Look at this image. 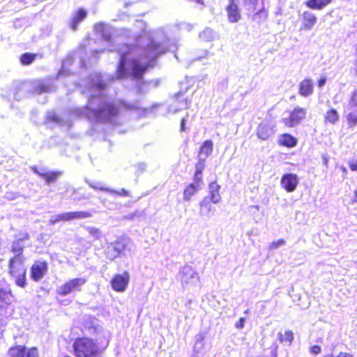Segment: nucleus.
<instances>
[{
    "label": "nucleus",
    "instance_id": "ddd939ff",
    "mask_svg": "<svg viewBox=\"0 0 357 357\" xmlns=\"http://www.w3.org/2000/svg\"><path fill=\"white\" fill-rule=\"evenodd\" d=\"M298 184V178L293 173L284 174L280 180L281 187L287 192H294Z\"/></svg>",
    "mask_w": 357,
    "mask_h": 357
},
{
    "label": "nucleus",
    "instance_id": "864d4df0",
    "mask_svg": "<svg viewBox=\"0 0 357 357\" xmlns=\"http://www.w3.org/2000/svg\"><path fill=\"white\" fill-rule=\"evenodd\" d=\"M353 202H357V190L354 192V199L352 201Z\"/></svg>",
    "mask_w": 357,
    "mask_h": 357
},
{
    "label": "nucleus",
    "instance_id": "393cba45",
    "mask_svg": "<svg viewBox=\"0 0 357 357\" xmlns=\"http://www.w3.org/2000/svg\"><path fill=\"white\" fill-rule=\"evenodd\" d=\"M204 169V164L203 161H199L195 165V172L193 176L192 183H195L197 185L200 186L201 183H202V172Z\"/></svg>",
    "mask_w": 357,
    "mask_h": 357
},
{
    "label": "nucleus",
    "instance_id": "7ed1b4c3",
    "mask_svg": "<svg viewBox=\"0 0 357 357\" xmlns=\"http://www.w3.org/2000/svg\"><path fill=\"white\" fill-rule=\"evenodd\" d=\"M136 107L134 105L123 100H119L116 103L107 102L100 108L93 110V114L102 123H115V119L119 116L121 110H133Z\"/></svg>",
    "mask_w": 357,
    "mask_h": 357
},
{
    "label": "nucleus",
    "instance_id": "9b49d317",
    "mask_svg": "<svg viewBox=\"0 0 357 357\" xmlns=\"http://www.w3.org/2000/svg\"><path fill=\"white\" fill-rule=\"evenodd\" d=\"M48 271V263L44 260H37L31 265L30 276L34 282H39L43 278Z\"/></svg>",
    "mask_w": 357,
    "mask_h": 357
},
{
    "label": "nucleus",
    "instance_id": "c03bdc74",
    "mask_svg": "<svg viewBox=\"0 0 357 357\" xmlns=\"http://www.w3.org/2000/svg\"><path fill=\"white\" fill-rule=\"evenodd\" d=\"M186 121H187V119L184 117L181 119V123H180V131L181 132L185 131Z\"/></svg>",
    "mask_w": 357,
    "mask_h": 357
},
{
    "label": "nucleus",
    "instance_id": "0eeeda50",
    "mask_svg": "<svg viewBox=\"0 0 357 357\" xmlns=\"http://www.w3.org/2000/svg\"><path fill=\"white\" fill-rule=\"evenodd\" d=\"M8 357H38V350L36 347L27 348L24 345L15 344L8 348Z\"/></svg>",
    "mask_w": 357,
    "mask_h": 357
},
{
    "label": "nucleus",
    "instance_id": "a18cd8bd",
    "mask_svg": "<svg viewBox=\"0 0 357 357\" xmlns=\"http://www.w3.org/2000/svg\"><path fill=\"white\" fill-rule=\"evenodd\" d=\"M335 357H354V354L351 353L340 351Z\"/></svg>",
    "mask_w": 357,
    "mask_h": 357
},
{
    "label": "nucleus",
    "instance_id": "bb28decb",
    "mask_svg": "<svg viewBox=\"0 0 357 357\" xmlns=\"http://www.w3.org/2000/svg\"><path fill=\"white\" fill-rule=\"evenodd\" d=\"M278 336L280 343L288 345H291L294 339V333L290 330H287L283 333L279 332Z\"/></svg>",
    "mask_w": 357,
    "mask_h": 357
},
{
    "label": "nucleus",
    "instance_id": "c85d7f7f",
    "mask_svg": "<svg viewBox=\"0 0 357 357\" xmlns=\"http://www.w3.org/2000/svg\"><path fill=\"white\" fill-rule=\"evenodd\" d=\"M38 56L36 53L26 52L20 56V62L23 66H28L32 63Z\"/></svg>",
    "mask_w": 357,
    "mask_h": 357
},
{
    "label": "nucleus",
    "instance_id": "f3484780",
    "mask_svg": "<svg viewBox=\"0 0 357 357\" xmlns=\"http://www.w3.org/2000/svg\"><path fill=\"white\" fill-rule=\"evenodd\" d=\"M317 18L314 14L310 11H304L302 13V26L300 30L309 31L317 23Z\"/></svg>",
    "mask_w": 357,
    "mask_h": 357
},
{
    "label": "nucleus",
    "instance_id": "4d7b16f0",
    "mask_svg": "<svg viewBox=\"0 0 357 357\" xmlns=\"http://www.w3.org/2000/svg\"><path fill=\"white\" fill-rule=\"evenodd\" d=\"M63 357H72V356H70L69 355H65Z\"/></svg>",
    "mask_w": 357,
    "mask_h": 357
},
{
    "label": "nucleus",
    "instance_id": "b1692460",
    "mask_svg": "<svg viewBox=\"0 0 357 357\" xmlns=\"http://www.w3.org/2000/svg\"><path fill=\"white\" fill-rule=\"evenodd\" d=\"M339 120L340 114L335 108L328 109L324 116V121L325 124L331 123L335 125L339 121Z\"/></svg>",
    "mask_w": 357,
    "mask_h": 357
},
{
    "label": "nucleus",
    "instance_id": "79ce46f5",
    "mask_svg": "<svg viewBox=\"0 0 357 357\" xmlns=\"http://www.w3.org/2000/svg\"><path fill=\"white\" fill-rule=\"evenodd\" d=\"M245 322V319L241 317L238 319V321L235 324V326L236 328L241 329L244 327Z\"/></svg>",
    "mask_w": 357,
    "mask_h": 357
},
{
    "label": "nucleus",
    "instance_id": "2f4dec72",
    "mask_svg": "<svg viewBox=\"0 0 357 357\" xmlns=\"http://www.w3.org/2000/svg\"><path fill=\"white\" fill-rule=\"evenodd\" d=\"M183 93L179 92L176 93L174 98V102L177 105L181 103L182 108H188L190 106V101L188 98H183Z\"/></svg>",
    "mask_w": 357,
    "mask_h": 357
},
{
    "label": "nucleus",
    "instance_id": "f8f14e48",
    "mask_svg": "<svg viewBox=\"0 0 357 357\" xmlns=\"http://www.w3.org/2000/svg\"><path fill=\"white\" fill-rule=\"evenodd\" d=\"M225 10L227 20L229 23H237L241 20V10L238 6L237 0H229L225 8Z\"/></svg>",
    "mask_w": 357,
    "mask_h": 357
},
{
    "label": "nucleus",
    "instance_id": "49530a36",
    "mask_svg": "<svg viewBox=\"0 0 357 357\" xmlns=\"http://www.w3.org/2000/svg\"><path fill=\"white\" fill-rule=\"evenodd\" d=\"M326 82V78L325 77H320L317 81V85L319 88H321Z\"/></svg>",
    "mask_w": 357,
    "mask_h": 357
},
{
    "label": "nucleus",
    "instance_id": "f704fd0d",
    "mask_svg": "<svg viewBox=\"0 0 357 357\" xmlns=\"http://www.w3.org/2000/svg\"><path fill=\"white\" fill-rule=\"evenodd\" d=\"M15 238L23 243L29 239V235L26 232L20 231L15 236Z\"/></svg>",
    "mask_w": 357,
    "mask_h": 357
},
{
    "label": "nucleus",
    "instance_id": "5701e85b",
    "mask_svg": "<svg viewBox=\"0 0 357 357\" xmlns=\"http://www.w3.org/2000/svg\"><path fill=\"white\" fill-rule=\"evenodd\" d=\"M333 0H307L305 2V6L312 9L321 10L330 5Z\"/></svg>",
    "mask_w": 357,
    "mask_h": 357
},
{
    "label": "nucleus",
    "instance_id": "ea45409f",
    "mask_svg": "<svg viewBox=\"0 0 357 357\" xmlns=\"http://www.w3.org/2000/svg\"><path fill=\"white\" fill-rule=\"evenodd\" d=\"M321 347L319 345H312L309 348L310 352L314 355H318L321 354Z\"/></svg>",
    "mask_w": 357,
    "mask_h": 357
},
{
    "label": "nucleus",
    "instance_id": "473e14b6",
    "mask_svg": "<svg viewBox=\"0 0 357 357\" xmlns=\"http://www.w3.org/2000/svg\"><path fill=\"white\" fill-rule=\"evenodd\" d=\"M347 123L349 128H354L357 125V114L354 113H349L347 116Z\"/></svg>",
    "mask_w": 357,
    "mask_h": 357
},
{
    "label": "nucleus",
    "instance_id": "a19ab883",
    "mask_svg": "<svg viewBox=\"0 0 357 357\" xmlns=\"http://www.w3.org/2000/svg\"><path fill=\"white\" fill-rule=\"evenodd\" d=\"M114 193L115 195H119V196H123V197H128L130 196V192L128 190L122 188L119 191H114Z\"/></svg>",
    "mask_w": 357,
    "mask_h": 357
},
{
    "label": "nucleus",
    "instance_id": "603ef678",
    "mask_svg": "<svg viewBox=\"0 0 357 357\" xmlns=\"http://www.w3.org/2000/svg\"><path fill=\"white\" fill-rule=\"evenodd\" d=\"M277 350H278V346L275 347V349L273 352V357H277Z\"/></svg>",
    "mask_w": 357,
    "mask_h": 357
},
{
    "label": "nucleus",
    "instance_id": "2eb2a0df",
    "mask_svg": "<svg viewBox=\"0 0 357 357\" xmlns=\"http://www.w3.org/2000/svg\"><path fill=\"white\" fill-rule=\"evenodd\" d=\"M256 135L261 140H268L273 135V130L268 121H261L257 128Z\"/></svg>",
    "mask_w": 357,
    "mask_h": 357
},
{
    "label": "nucleus",
    "instance_id": "cd10ccee",
    "mask_svg": "<svg viewBox=\"0 0 357 357\" xmlns=\"http://www.w3.org/2000/svg\"><path fill=\"white\" fill-rule=\"evenodd\" d=\"M200 186L195 185V183L188 184L183 190V199L186 201H189L192 197L197 192Z\"/></svg>",
    "mask_w": 357,
    "mask_h": 357
},
{
    "label": "nucleus",
    "instance_id": "6ab92c4d",
    "mask_svg": "<svg viewBox=\"0 0 357 357\" xmlns=\"http://www.w3.org/2000/svg\"><path fill=\"white\" fill-rule=\"evenodd\" d=\"M297 139L289 133H284L280 135L278 144L287 148H293L297 144Z\"/></svg>",
    "mask_w": 357,
    "mask_h": 357
},
{
    "label": "nucleus",
    "instance_id": "f257e3e1",
    "mask_svg": "<svg viewBox=\"0 0 357 357\" xmlns=\"http://www.w3.org/2000/svg\"><path fill=\"white\" fill-rule=\"evenodd\" d=\"M126 52H123L116 68V78L123 79L130 76L135 79H142L153 63L143 62L139 58L133 57L128 61Z\"/></svg>",
    "mask_w": 357,
    "mask_h": 357
},
{
    "label": "nucleus",
    "instance_id": "423d86ee",
    "mask_svg": "<svg viewBox=\"0 0 357 357\" xmlns=\"http://www.w3.org/2000/svg\"><path fill=\"white\" fill-rule=\"evenodd\" d=\"M127 245L124 239L118 238L114 242L107 243L105 250V255L107 259L113 261L120 257L126 250Z\"/></svg>",
    "mask_w": 357,
    "mask_h": 357
},
{
    "label": "nucleus",
    "instance_id": "4be33fe9",
    "mask_svg": "<svg viewBox=\"0 0 357 357\" xmlns=\"http://www.w3.org/2000/svg\"><path fill=\"white\" fill-rule=\"evenodd\" d=\"M209 194L204 197L209 198L210 201L213 202V204L218 203L221 199V196L220 195V185L216 183V182H212L209 184Z\"/></svg>",
    "mask_w": 357,
    "mask_h": 357
},
{
    "label": "nucleus",
    "instance_id": "72a5a7b5",
    "mask_svg": "<svg viewBox=\"0 0 357 357\" xmlns=\"http://www.w3.org/2000/svg\"><path fill=\"white\" fill-rule=\"evenodd\" d=\"M47 123H58L60 122V118L54 112L50 113L45 118Z\"/></svg>",
    "mask_w": 357,
    "mask_h": 357
},
{
    "label": "nucleus",
    "instance_id": "3c124183",
    "mask_svg": "<svg viewBox=\"0 0 357 357\" xmlns=\"http://www.w3.org/2000/svg\"><path fill=\"white\" fill-rule=\"evenodd\" d=\"M102 38L104 40H105L107 41H110L112 40V36L109 33L103 34Z\"/></svg>",
    "mask_w": 357,
    "mask_h": 357
},
{
    "label": "nucleus",
    "instance_id": "a211bd4d",
    "mask_svg": "<svg viewBox=\"0 0 357 357\" xmlns=\"http://www.w3.org/2000/svg\"><path fill=\"white\" fill-rule=\"evenodd\" d=\"M86 15L87 13L84 8H79L71 19L70 23V29L73 31L77 30L79 24L86 18Z\"/></svg>",
    "mask_w": 357,
    "mask_h": 357
},
{
    "label": "nucleus",
    "instance_id": "c9c22d12",
    "mask_svg": "<svg viewBox=\"0 0 357 357\" xmlns=\"http://www.w3.org/2000/svg\"><path fill=\"white\" fill-rule=\"evenodd\" d=\"M349 105L352 107H357V89H354L350 96L349 100Z\"/></svg>",
    "mask_w": 357,
    "mask_h": 357
},
{
    "label": "nucleus",
    "instance_id": "09e8293b",
    "mask_svg": "<svg viewBox=\"0 0 357 357\" xmlns=\"http://www.w3.org/2000/svg\"><path fill=\"white\" fill-rule=\"evenodd\" d=\"M90 232L96 238H98L100 235V232L97 229L91 228Z\"/></svg>",
    "mask_w": 357,
    "mask_h": 357
},
{
    "label": "nucleus",
    "instance_id": "a878e982",
    "mask_svg": "<svg viewBox=\"0 0 357 357\" xmlns=\"http://www.w3.org/2000/svg\"><path fill=\"white\" fill-rule=\"evenodd\" d=\"M268 16V12L267 9L265 8L264 5L261 6V8L254 13L252 15V20L256 22L258 24H261L265 22Z\"/></svg>",
    "mask_w": 357,
    "mask_h": 357
},
{
    "label": "nucleus",
    "instance_id": "5fc2aeb1",
    "mask_svg": "<svg viewBox=\"0 0 357 357\" xmlns=\"http://www.w3.org/2000/svg\"><path fill=\"white\" fill-rule=\"evenodd\" d=\"M322 357H335V356L333 355H332V354H326V355H324Z\"/></svg>",
    "mask_w": 357,
    "mask_h": 357
},
{
    "label": "nucleus",
    "instance_id": "20e7f679",
    "mask_svg": "<svg viewBox=\"0 0 357 357\" xmlns=\"http://www.w3.org/2000/svg\"><path fill=\"white\" fill-rule=\"evenodd\" d=\"M25 261L24 256L14 255L10 258L8 264V275L14 279L15 284L22 288L27 285Z\"/></svg>",
    "mask_w": 357,
    "mask_h": 357
},
{
    "label": "nucleus",
    "instance_id": "aec40b11",
    "mask_svg": "<svg viewBox=\"0 0 357 357\" xmlns=\"http://www.w3.org/2000/svg\"><path fill=\"white\" fill-rule=\"evenodd\" d=\"M213 202L210 201L209 198L204 197L199 204V213L202 215L209 216L213 211Z\"/></svg>",
    "mask_w": 357,
    "mask_h": 357
},
{
    "label": "nucleus",
    "instance_id": "8fccbe9b",
    "mask_svg": "<svg viewBox=\"0 0 357 357\" xmlns=\"http://www.w3.org/2000/svg\"><path fill=\"white\" fill-rule=\"evenodd\" d=\"M340 169H341V171L342 172V177H343V178L344 179L346 178H347V168L345 167H344V166H341L340 167Z\"/></svg>",
    "mask_w": 357,
    "mask_h": 357
},
{
    "label": "nucleus",
    "instance_id": "4468645a",
    "mask_svg": "<svg viewBox=\"0 0 357 357\" xmlns=\"http://www.w3.org/2000/svg\"><path fill=\"white\" fill-rule=\"evenodd\" d=\"M91 215L90 213L84 211L66 212L56 215L54 222L70 221L74 219H80Z\"/></svg>",
    "mask_w": 357,
    "mask_h": 357
},
{
    "label": "nucleus",
    "instance_id": "e433bc0d",
    "mask_svg": "<svg viewBox=\"0 0 357 357\" xmlns=\"http://www.w3.org/2000/svg\"><path fill=\"white\" fill-rule=\"evenodd\" d=\"M84 330L87 331H90L91 330H93V331L96 333H98V332L100 331V329L98 326L93 325L92 324H88L86 323L84 325Z\"/></svg>",
    "mask_w": 357,
    "mask_h": 357
},
{
    "label": "nucleus",
    "instance_id": "7c9ffc66",
    "mask_svg": "<svg viewBox=\"0 0 357 357\" xmlns=\"http://www.w3.org/2000/svg\"><path fill=\"white\" fill-rule=\"evenodd\" d=\"M25 248V243H23L15 238L11 246V251L15 254L14 255H23L24 248Z\"/></svg>",
    "mask_w": 357,
    "mask_h": 357
},
{
    "label": "nucleus",
    "instance_id": "4c0bfd02",
    "mask_svg": "<svg viewBox=\"0 0 357 357\" xmlns=\"http://www.w3.org/2000/svg\"><path fill=\"white\" fill-rule=\"evenodd\" d=\"M284 243H285V241L283 239H279L278 241H273L269 245V249H271V250L276 249L278 247L284 245Z\"/></svg>",
    "mask_w": 357,
    "mask_h": 357
},
{
    "label": "nucleus",
    "instance_id": "6e6d98bb",
    "mask_svg": "<svg viewBox=\"0 0 357 357\" xmlns=\"http://www.w3.org/2000/svg\"><path fill=\"white\" fill-rule=\"evenodd\" d=\"M198 3H201V4H203L204 3V1L203 0H195Z\"/></svg>",
    "mask_w": 357,
    "mask_h": 357
},
{
    "label": "nucleus",
    "instance_id": "c756f323",
    "mask_svg": "<svg viewBox=\"0 0 357 357\" xmlns=\"http://www.w3.org/2000/svg\"><path fill=\"white\" fill-rule=\"evenodd\" d=\"M213 149V144L211 140H206L201 145L199 151V155H204L205 156L209 155Z\"/></svg>",
    "mask_w": 357,
    "mask_h": 357
},
{
    "label": "nucleus",
    "instance_id": "dca6fc26",
    "mask_svg": "<svg viewBox=\"0 0 357 357\" xmlns=\"http://www.w3.org/2000/svg\"><path fill=\"white\" fill-rule=\"evenodd\" d=\"M298 93L301 96L307 97L314 93L313 80L310 77L302 79L298 86Z\"/></svg>",
    "mask_w": 357,
    "mask_h": 357
},
{
    "label": "nucleus",
    "instance_id": "58836bf2",
    "mask_svg": "<svg viewBox=\"0 0 357 357\" xmlns=\"http://www.w3.org/2000/svg\"><path fill=\"white\" fill-rule=\"evenodd\" d=\"M244 1L249 6V10L251 11L256 10L258 0H244Z\"/></svg>",
    "mask_w": 357,
    "mask_h": 357
},
{
    "label": "nucleus",
    "instance_id": "1a4fd4ad",
    "mask_svg": "<svg viewBox=\"0 0 357 357\" xmlns=\"http://www.w3.org/2000/svg\"><path fill=\"white\" fill-rule=\"evenodd\" d=\"M129 282V273L123 271L122 273L114 274L110 280V284L114 291L123 292L127 289Z\"/></svg>",
    "mask_w": 357,
    "mask_h": 357
},
{
    "label": "nucleus",
    "instance_id": "6e6552de",
    "mask_svg": "<svg viewBox=\"0 0 357 357\" xmlns=\"http://www.w3.org/2000/svg\"><path fill=\"white\" fill-rule=\"evenodd\" d=\"M13 296L10 290L0 289V326L8 317V307L13 302Z\"/></svg>",
    "mask_w": 357,
    "mask_h": 357
},
{
    "label": "nucleus",
    "instance_id": "37998d69",
    "mask_svg": "<svg viewBox=\"0 0 357 357\" xmlns=\"http://www.w3.org/2000/svg\"><path fill=\"white\" fill-rule=\"evenodd\" d=\"M349 166L351 171H357V159L349 162Z\"/></svg>",
    "mask_w": 357,
    "mask_h": 357
},
{
    "label": "nucleus",
    "instance_id": "39448f33",
    "mask_svg": "<svg viewBox=\"0 0 357 357\" xmlns=\"http://www.w3.org/2000/svg\"><path fill=\"white\" fill-rule=\"evenodd\" d=\"M86 282V280L84 278L70 279L58 287L56 294L59 296H66L74 291H79Z\"/></svg>",
    "mask_w": 357,
    "mask_h": 357
},
{
    "label": "nucleus",
    "instance_id": "de8ad7c7",
    "mask_svg": "<svg viewBox=\"0 0 357 357\" xmlns=\"http://www.w3.org/2000/svg\"><path fill=\"white\" fill-rule=\"evenodd\" d=\"M322 161L323 164L326 167H328V162H329V157L326 155H322Z\"/></svg>",
    "mask_w": 357,
    "mask_h": 357
},
{
    "label": "nucleus",
    "instance_id": "412c9836",
    "mask_svg": "<svg viewBox=\"0 0 357 357\" xmlns=\"http://www.w3.org/2000/svg\"><path fill=\"white\" fill-rule=\"evenodd\" d=\"M35 173H36L40 178L45 180V181L50 184L53 183L57 180V178L61 175V172L59 171H52L47 172H40L37 170L36 168L33 169Z\"/></svg>",
    "mask_w": 357,
    "mask_h": 357
},
{
    "label": "nucleus",
    "instance_id": "f03ea898",
    "mask_svg": "<svg viewBox=\"0 0 357 357\" xmlns=\"http://www.w3.org/2000/svg\"><path fill=\"white\" fill-rule=\"evenodd\" d=\"M107 347V344L102 346L96 340L86 336L78 337L73 342L75 357H102Z\"/></svg>",
    "mask_w": 357,
    "mask_h": 357
},
{
    "label": "nucleus",
    "instance_id": "9d476101",
    "mask_svg": "<svg viewBox=\"0 0 357 357\" xmlns=\"http://www.w3.org/2000/svg\"><path fill=\"white\" fill-rule=\"evenodd\" d=\"M306 116L305 109L296 107L289 113L287 118L282 119V123L288 128H292L298 125Z\"/></svg>",
    "mask_w": 357,
    "mask_h": 357
}]
</instances>
